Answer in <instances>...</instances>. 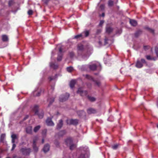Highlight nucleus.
I'll use <instances>...</instances> for the list:
<instances>
[{
    "label": "nucleus",
    "instance_id": "1",
    "mask_svg": "<svg viewBox=\"0 0 158 158\" xmlns=\"http://www.w3.org/2000/svg\"><path fill=\"white\" fill-rule=\"evenodd\" d=\"M146 63L145 60L143 59H141V61L139 60L137 61L136 66V67L139 68H141L143 66V64Z\"/></svg>",
    "mask_w": 158,
    "mask_h": 158
},
{
    "label": "nucleus",
    "instance_id": "2",
    "mask_svg": "<svg viewBox=\"0 0 158 158\" xmlns=\"http://www.w3.org/2000/svg\"><path fill=\"white\" fill-rule=\"evenodd\" d=\"M69 95V94L68 93H66L64 95H61L60 98V101L61 102L66 101L68 98Z\"/></svg>",
    "mask_w": 158,
    "mask_h": 158
},
{
    "label": "nucleus",
    "instance_id": "3",
    "mask_svg": "<svg viewBox=\"0 0 158 158\" xmlns=\"http://www.w3.org/2000/svg\"><path fill=\"white\" fill-rule=\"evenodd\" d=\"M66 123L68 124H73L76 125L78 123V120L77 119H67L66 120Z\"/></svg>",
    "mask_w": 158,
    "mask_h": 158
},
{
    "label": "nucleus",
    "instance_id": "4",
    "mask_svg": "<svg viewBox=\"0 0 158 158\" xmlns=\"http://www.w3.org/2000/svg\"><path fill=\"white\" fill-rule=\"evenodd\" d=\"M85 77L86 78L89 79L90 80H92L93 81L95 82V84L98 85V86H99L100 85L101 83L100 82L98 81L94 80L93 78L91 76L88 75H85Z\"/></svg>",
    "mask_w": 158,
    "mask_h": 158
},
{
    "label": "nucleus",
    "instance_id": "5",
    "mask_svg": "<svg viewBox=\"0 0 158 158\" xmlns=\"http://www.w3.org/2000/svg\"><path fill=\"white\" fill-rule=\"evenodd\" d=\"M77 93L79 94L81 96L86 95L87 94V91L83 90L81 88L78 89Z\"/></svg>",
    "mask_w": 158,
    "mask_h": 158
},
{
    "label": "nucleus",
    "instance_id": "6",
    "mask_svg": "<svg viewBox=\"0 0 158 158\" xmlns=\"http://www.w3.org/2000/svg\"><path fill=\"white\" fill-rule=\"evenodd\" d=\"M20 151L23 154L27 155L30 152V149L29 148H22L21 149Z\"/></svg>",
    "mask_w": 158,
    "mask_h": 158
},
{
    "label": "nucleus",
    "instance_id": "7",
    "mask_svg": "<svg viewBox=\"0 0 158 158\" xmlns=\"http://www.w3.org/2000/svg\"><path fill=\"white\" fill-rule=\"evenodd\" d=\"M38 140V138L37 137H34L33 141V148L34 150L36 152H37L38 150V148L36 146V142Z\"/></svg>",
    "mask_w": 158,
    "mask_h": 158
},
{
    "label": "nucleus",
    "instance_id": "8",
    "mask_svg": "<svg viewBox=\"0 0 158 158\" xmlns=\"http://www.w3.org/2000/svg\"><path fill=\"white\" fill-rule=\"evenodd\" d=\"M46 123L47 125L49 126H53L54 124L52 120V118H48L46 120Z\"/></svg>",
    "mask_w": 158,
    "mask_h": 158
},
{
    "label": "nucleus",
    "instance_id": "9",
    "mask_svg": "<svg viewBox=\"0 0 158 158\" xmlns=\"http://www.w3.org/2000/svg\"><path fill=\"white\" fill-rule=\"evenodd\" d=\"M62 49L61 48H60L59 49V53L57 58V60L58 61H60L62 60Z\"/></svg>",
    "mask_w": 158,
    "mask_h": 158
},
{
    "label": "nucleus",
    "instance_id": "10",
    "mask_svg": "<svg viewBox=\"0 0 158 158\" xmlns=\"http://www.w3.org/2000/svg\"><path fill=\"white\" fill-rule=\"evenodd\" d=\"M87 112L88 114H94L96 113V110L93 108H90L87 110Z\"/></svg>",
    "mask_w": 158,
    "mask_h": 158
},
{
    "label": "nucleus",
    "instance_id": "11",
    "mask_svg": "<svg viewBox=\"0 0 158 158\" xmlns=\"http://www.w3.org/2000/svg\"><path fill=\"white\" fill-rule=\"evenodd\" d=\"M65 143L67 146H69L73 143L72 140L71 138H68L65 140Z\"/></svg>",
    "mask_w": 158,
    "mask_h": 158
},
{
    "label": "nucleus",
    "instance_id": "12",
    "mask_svg": "<svg viewBox=\"0 0 158 158\" xmlns=\"http://www.w3.org/2000/svg\"><path fill=\"white\" fill-rule=\"evenodd\" d=\"M50 148V146L49 144H46L45 145L43 148V151L44 152H46L49 151Z\"/></svg>",
    "mask_w": 158,
    "mask_h": 158
},
{
    "label": "nucleus",
    "instance_id": "13",
    "mask_svg": "<svg viewBox=\"0 0 158 158\" xmlns=\"http://www.w3.org/2000/svg\"><path fill=\"white\" fill-rule=\"evenodd\" d=\"M26 133L29 134H31L32 132V127L31 126H28L26 128Z\"/></svg>",
    "mask_w": 158,
    "mask_h": 158
},
{
    "label": "nucleus",
    "instance_id": "14",
    "mask_svg": "<svg viewBox=\"0 0 158 158\" xmlns=\"http://www.w3.org/2000/svg\"><path fill=\"white\" fill-rule=\"evenodd\" d=\"M63 124V121L62 120L60 119L59 121V122L58 123L57 125V128L58 129H60L62 126Z\"/></svg>",
    "mask_w": 158,
    "mask_h": 158
},
{
    "label": "nucleus",
    "instance_id": "15",
    "mask_svg": "<svg viewBox=\"0 0 158 158\" xmlns=\"http://www.w3.org/2000/svg\"><path fill=\"white\" fill-rule=\"evenodd\" d=\"M130 23L131 25L133 26H135L137 25V22L135 20L133 19L130 20Z\"/></svg>",
    "mask_w": 158,
    "mask_h": 158
},
{
    "label": "nucleus",
    "instance_id": "16",
    "mask_svg": "<svg viewBox=\"0 0 158 158\" xmlns=\"http://www.w3.org/2000/svg\"><path fill=\"white\" fill-rule=\"evenodd\" d=\"M38 106L37 105H35L32 108L33 110L35 112V114H37L38 111Z\"/></svg>",
    "mask_w": 158,
    "mask_h": 158
},
{
    "label": "nucleus",
    "instance_id": "17",
    "mask_svg": "<svg viewBox=\"0 0 158 158\" xmlns=\"http://www.w3.org/2000/svg\"><path fill=\"white\" fill-rule=\"evenodd\" d=\"M97 67V65L94 64H91L89 65V69L92 70H95Z\"/></svg>",
    "mask_w": 158,
    "mask_h": 158
},
{
    "label": "nucleus",
    "instance_id": "18",
    "mask_svg": "<svg viewBox=\"0 0 158 158\" xmlns=\"http://www.w3.org/2000/svg\"><path fill=\"white\" fill-rule=\"evenodd\" d=\"M82 34L83 35V38H84L87 37L89 35V32L88 31H85L82 32Z\"/></svg>",
    "mask_w": 158,
    "mask_h": 158
},
{
    "label": "nucleus",
    "instance_id": "19",
    "mask_svg": "<svg viewBox=\"0 0 158 158\" xmlns=\"http://www.w3.org/2000/svg\"><path fill=\"white\" fill-rule=\"evenodd\" d=\"M76 81L75 80H71L70 82V86L71 88H73L75 84Z\"/></svg>",
    "mask_w": 158,
    "mask_h": 158
},
{
    "label": "nucleus",
    "instance_id": "20",
    "mask_svg": "<svg viewBox=\"0 0 158 158\" xmlns=\"http://www.w3.org/2000/svg\"><path fill=\"white\" fill-rule=\"evenodd\" d=\"M54 98H50L48 99V102H49V104L48 105V106H50L53 102L54 101Z\"/></svg>",
    "mask_w": 158,
    "mask_h": 158
},
{
    "label": "nucleus",
    "instance_id": "21",
    "mask_svg": "<svg viewBox=\"0 0 158 158\" xmlns=\"http://www.w3.org/2000/svg\"><path fill=\"white\" fill-rule=\"evenodd\" d=\"M2 40L4 41H7L8 40V37L6 35H3L2 36Z\"/></svg>",
    "mask_w": 158,
    "mask_h": 158
},
{
    "label": "nucleus",
    "instance_id": "22",
    "mask_svg": "<svg viewBox=\"0 0 158 158\" xmlns=\"http://www.w3.org/2000/svg\"><path fill=\"white\" fill-rule=\"evenodd\" d=\"M119 145V144H114L112 146V148L114 150H116L118 148Z\"/></svg>",
    "mask_w": 158,
    "mask_h": 158
},
{
    "label": "nucleus",
    "instance_id": "23",
    "mask_svg": "<svg viewBox=\"0 0 158 158\" xmlns=\"http://www.w3.org/2000/svg\"><path fill=\"white\" fill-rule=\"evenodd\" d=\"M83 38V35H82V34L81 33L80 34L76 35L75 36L74 38L75 39H78L79 38Z\"/></svg>",
    "mask_w": 158,
    "mask_h": 158
},
{
    "label": "nucleus",
    "instance_id": "24",
    "mask_svg": "<svg viewBox=\"0 0 158 158\" xmlns=\"http://www.w3.org/2000/svg\"><path fill=\"white\" fill-rule=\"evenodd\" d=\"M112 29L110 27L106 28V32L108 33H110L112 31Z\"/></svg>",
    "mask_w": 158,
    "mask_h": 158
},
{
    "label": "nucleus",
    "instance_id": "25",
    "mask_svg": "<svg viewBox=\"0 0 158 158\" xmlns=\"http://www.w3.org/2000/svg\"><path fill=\"white\" fill-rule=\"evenodd\" d=\"M65 131H61L59 133L58 135L59 136H62L65 134Z\"/></svg>",
    "mask_w": 158,
    "mask_h": 158
},
{
    "label": "nucleus",
    "instance_id": "26",
    "mask_svg": "<svg viewBox=\"0 0 158 158\" xmlns=\"http://www.w3.org/2000/svg\"><path fill=\"white\" fill-rule=\"evenodd\" d=\"M70 149L71 150H73L74 148L76 147V145L73 144V143L69 146Z\"/></svg>",
    "mask_w": 158,
    "mask_h": 158
},
{
    "label": "nucleus",
    "instance_id": "27",
    "mask_svg": "<svg viewBox=\"0 0 158 158\" xmlns=\"http://www.w3.org/2000/svg\"><path fill=\"white\" fill-rule=\"evenodd\" d=\"M40 127V126H37L35 127L34 129V131L35 132H36L39 130Z\"/></svg>",
    "mask_w": 158,
    "mask_h": 158
},
{
    "label": "nucleus",
    "instance_id": "28",
    "mask_svg": "<svg viewBox=\"0 0 158 158\" xmlns=\"http://www.w3.org/2000/svg\"><path fill=\"white\" fill-rule=\"evenodd\" d=\"M40 91H35L34 93V95L36 96H39L40 95Z\"/></svg>",
    "mask_w": 158,
    "mask_h": 158
},
{
    "label": "nucleus",
    "instance_id": "29",
    "mask_svg": "<svg viewBox=\"0 0 158 158\" xmlns=\"http://www.w3.org/2000/svg\"><path fill=\"white\" fill-rule=\"evenodd\" d=\"M50 65L51 67L54 69L57 68L58 67V66L57 65H55L52 63H51L50 64Z\"/></svg>",
    "mask_w": 158,
    "mask_h": 158
},
{
    "label": "nucleus",
    "instance_id": "30",
    "mask_svg": "<svg viewBox=\"0 0 158 158\" xmlns=\"http://www.w3.org/2000/svg\"><path fill=\"white\" fill-rule=\"evenodd\" d=\"M73 70V68L72 67H68L67 68V71L69 72H71Z\"/></svg>",
    "mask_w": 158,
    "mask_h": 158
},
{
    "label": "nucleus",
    "instance_id": "31",
    "mask_svg": "<svg viewBox=\"0 0 158 158\" xmlns=\"http://www.w3.org/2000/svg\"><path fill=\"white\" fill-rule=\"evenodd\" d=\"M5 135L4 134H2L1 135L0 141H3L5 137Z\"/></svg>",
    "mask_w": 158,
    "mask_h": 158
},
{
    "label": "nucleus",
    "instance_id": "32",
    "mask_svg": "<svg viewBox=\"0 0 158 158\" xmlns=\"http://www.w3.org/2000/svg\"><path fill=\"white\" fill-rule=\"evenodd\" d=\"M83 49V46L81 44H79L78 46V50H82Z\"/></svg>",
    "mask_w": 158,
    "mask_h": 158
},
{
    "label": "nucleus",
    "instance_id": "33",
    "mask_svg": "<svg viewBox=\"0 0 158 158\" xmlns=\"http://www.w3.org/2000/svg\"><path fill=\"white\" fill-rule=\"evenodd\" d=\"M86 156H87V154H81L80 156V158H86Z\"/></svg>",
    "mask_w": 158,
    "mask_h": 158
},
{
    "label": "nucleus",
    "instance_id": "34",
    "mask_svg": "<svg viewBox=\"0 0 158 158\" xmlns=\"http://www.w3.org/2000/svg\"><path fill=\"white\" fill-rule=\"evenodd\" d=\"M88 98L90 101L92 102H93L95 100V98L93 97L88 96Z\"/></svg>",
    "mask_w": 158,
    "mask_h": 158
},
{
    "label": "nucleus",
    "instance_id": "35",
    "mask_svg": "<svg viewBox=\"0 0 158 158\" xmlns=\"http://www.w3.org/2000/svg\"><path fill=\"white\" fill-rule=\"evenodd\" d=\"M114 2L113 1L111 0L109 1L108 2V6H112L113 5Z\"/></svg>",
    "mask_w": 158,
    "mask_h": 158
},
{
    "label": "nucleus",
    "instance_id": "36",
    "mask_svg": "<svg viewBox=\"0 0 158 158\" xmlns=\"http://www.w3.org/2000/svg\"><path fill=\"white\" fill-rule=\"evenodd\" d=\"M146 57L148 60H154L153 58H151V56L149 55L146 56Z\"/></svg>",
    "mask_w": 158,
    "mask_h": 158
},
{
    "label": "nucleus",
    "instance_id": "37",
    "mask_svg": "<svg viewBox=\"0 0 158 158\" xmlns=\"http://www.w3.org/2000/svg\"><path fill=\"white\" fill-rule=\"evenodd\" d=\"M11 137L12 139L15 140L17 138L16 135L15 134H12L11 136Z\"/></svg>",
    "mask_w": 158,
    "mask_h": 158
},
{
    "label": "nucleus",
    "instance_id": "38",
    "mask_svg": "<svg viewBox=\"0 0 158 158\" xmlns=\"http://www.w3.org/2000/svg\"><path fill=\"white\" fill-rule=\"evenodd\" d=\"M141 31H137L135 34V36L136 37H137L139 35L141 34Z\"/></svg>",
    "mask_w": 158,
    "mask_h": 158
},
{
    "label": "nucleus",
    "instance_id": "39",
    "mask_svg": "<svg viewBox=\"0 0 158 158\" xmlns=\"http://www.w3.org/2000/svg\"><path fill=\"white\" fill-rule=\"evenodd\" d=\"M38 116L40 118H42L43 117L44 114L43 113H41L38 114Z\"/></svg>",
    "mask_w": 158,
    "mask_h": 158
},
{
    "label": "nucleus",
    "instance_id": "40",
    "mask_svg": "<svg viewBox=\"0 0 158 158\" xmlns=\"http://www.w3.org/2000/svg\"><path fill=\"white\" fill-rule=\"evenodd\" d=\"M147 29L151 32L153 34L154 33V30L153 29H152L148 27H147Z\"/></svg>",
    "mask_w": 158,
    "mask_h": 158
},
{
    "label": "nucleus",
    "instance_id": "41",
    "mask_svg": "<svg viewBox=\"0 0 158 158\" xmlns=\"http://www.w3.org/2000/svg\"><path fill=\"white\" fill-rule=\"evenodd\" d=\"M28 14L29 15H31L33 14V11L31 10H29L28 11Z\"/></svg>",
    "mask_w": 158,
    "mask_h": 158
},
{
    "label": "nucleus",
    "instance_id": "42",
    "mask_svg": "<svg viewBox=\"0 0 158 158\" xmlns=\"http://www.w3.org/2000/svg\"><path fill=\"white\" fill-rule=\"evenodd\" d=\"M13 3V1L12 0H10L9 2V5L10 6L12 5Z\"/></svg>",
    "mask_w": 158,
    "mask_h": 158
},
{
    "label": "nucleus",
    "instance_id": "43",
    "mask_svg": "<svg viewBox=\"0 0 158 158\" xmlns=\"http://www.w3.org/2000/svg\"><path fill=\"white\" fill-rule=\"evenodd\" d=\"M16 146V145L15 143H13L12 145V147L11 149V151L13 150Z\"/></svg>",
    "mask_w": 158,
    "mask_h": 158
},
{
    "label": "nucleus",
    "instance_id": "44",
    "mask_svg": "<svg viewBox=\"0 0 158 158\" xmlns=\"http://www.w3.org/2000/svg\"><path fill=\"white\" fill-rule=\"evenodd\" d=\"M104 21L103 20H101L99 24V25L100 26H101L104 23Z\"/></svg>",
    "mask_w": 158,
    "mask_h": 158
},
{
    "label": "nucleus",
    "instance_id": "45",
    "mask_svg": "<svg viewBox=\"0 0 158 158\" xmlns=\"http://www.w3.org/2000/svg\"><path fill=\"white\" fill-rule=\"evenodd\" d=\"M74 53L73 52H71L69 53V55L70 57H72L74 56Z\"/></svg>",
    "mask_w": 158,
    "mask_h": 158
},
{
    "label": "nucleus",
    "instance_id": "46",
    "mask_svg": "<svg viewBox=\"0 0 158 158\" xmlns=\"http://www.w3.org/2000/svg\"><path fill=\"white\" fill-rule=\"evenodd\" d=\"M43 1L45 4H47L49 0H43Z\"/></svg>",
    "mask_w": 158,
    "mask_h": 158
},
{
    "label": "nucleus",
    "instance_id": "47",
    "mask_svg": "<svg viewBox=\"0 0 158 158\" xmlns=\"http://www.w3.org/2000/svg\"><path fill=\"white\" fill-rule=\"evenodd\" d=\"M155 51L156 53L158 55V48H156L155 49Z\"/></svg>",
    "mask_w": 158,
    "mask_h": 158
},
{
    "label": "nucleus",
    "instance_id": "48",
    "mask_svg": "<svg viewBox=\"0 0 158 158\" xmlns=\"http://www.w3.org/2000/svg\"><path fill=\"white\" fill-rule=\"evenodd\" d=\"M149 47L147 46H144V48L145 50H146L148 49L149 48Z\"/></svg>",
    "mask_w": 158,
    "mask_h": 158
},
{
    "label": "nucleus",
    "instance_id": "49",
    "mask_svg": "<svg viewBox=\"0 0 158 158\" xmlns=\"http://www.w3.org/2000/svg\"><path fill=\"white\" fill-rule=\"evenodd\" d=\"M28 117V116L27 115L25 116V117L23 118V121H24L26 120V119H27Z\"/></svg>",
    "mask_w": 158,
    "mask_h": 158
},
{
    "label": "nucleus",
    "instance_id": "50",
    "mask_svg": "<svg viewBox=\"0 0 158 158\" xmlns=\"http://www.w3.org/2000/svg\"><path fill=\"white\" fill-rule=\"evenodd\" d=\"M46 132H47V130H44L43 131V134H45L46 133Z\"/></svg>",
    "mask_w": 158,
    "mask_h": 158
},
{
    "label": "nucleus",
    "instance_id": "51",
    "mask_svg": "<svg viewBox=\"0 0 158 158\" xmlns=\"http://www.w3.org/2000/svg\"><path fill=\"white\" fill-rule=\"evenodd\" d=\"M15 142V139H12V143L13 144Z\"/></svg>",
    "mask_w": 158,
    "mask_h": 158
},
{
    "label": "nucleus",
    "instance_id": "52",
    "mask_svg": "<svg viewBox=\"0 0 158 158\" xmlns=\"http://www.w3.org/2000/svg\"><path fill=\"white\" fill-rule=\"evenodd\" d=\"M98 44L100 46L102 45V42L101 41H99L98 42Z\"/></svg>",
    "mask_w": 158,
    "mask_h": 158
},
{
    "label": "nucleus",
    "instance_id": "53",
    "mask_svg": "<svg viewBox=\"0 0 158 158\" xmlns=\"http://www.w3.org/2000/svg\"><path fill=\"white\" fill-rule=\"evenodd\" d=\"M101 31V30H98L97 31V33H99V32H100Z\"/></svg>",
    "mask_w": 158,
    "mask_h": 158
},
{
    "label": "nucleus",
    "instance_id": "54",
    "mask_svg": "<svg viewBox=\"0 0 158 158\" xmlns=\"http://www.w3.org/2000/svg\"><path fill=\"white\" fill-rule=\"evenodd\" d=\"M44 139H43L42 140V143H44Z\"/></svg>",
    "mask_w": 158,
    "mask_h": 158
},
{
    "label": "nucleus",
    "instance_id": "55",
    "mask_svg": "<svg viewBox=\"0 0 158 158\" xmlns=\"http://www.w3.org/2000/svg\"><path fill=\"white\" fill-rule=\"evenodd\" d=\"M16 155H14L13 156V158H16Z\"/></svg>",
    "mask_w": 158,
    "mask_h": 158
},
{
    "label": "nucleus",
    "instance_id": "56",
    "mask_svg": "<svg viewBox=\"0 0 158 158\" xmlns=\"http://www.w3.org/2000/svg\"><path fill=\"white\" fill-rule=\"evenodd\" d=\"M102 16L103 17L104 16V15H105V14H104V13H103L102 14Z\"/></svg>",
    "mask_w": 158,
    "mask_h": 158
},
{
    "label": "nucleus",
    "instance_id": "57",
    "mask_svg": "<svg viewBox=\"0 0 158 158\" xmlns=\"http://www.w3.org/2000/svg\"><path fill=\"white\" fill-rule=\"evenodd\" d=\"M49 79H50V80H52L53 79L51 77H50L49 78Z\"/></svg>",
    "mask_w": 158,
    "mask_h": 158
},
{
    "label": "nucleus",
    "instance_id": "58",
    "mask_svg": "<svg viewBox=\"0 0 158 158\" xmlns=\"http://www.w3.org/2000/svg\"><path fill=\"white\" fill-rule=\"evenodd\" d=\"M55 144H56V146H57V145H58L59 144L58 143H55Z\"/></svg>",
    "mask_w": 158,
    "mask_h": 158
},
{
    "label": "nucleus",
    "instance_id": "59",
    "mask_svg": "<svg viewBox=\"0 0 158 158\" xmlns=\"http://www.w3.org/2000/svg\"><path fill=\"white\" fill-rule=\"evenodd\" d=\"M157 128H158V124H157Z\"/></svg>",
    "mask_w": 158,
    "mask_h": 158
},
{
    "label": "nucleus",
    "instance_id": "60",
    "mask_svg": "<svg viewBox=\"0 0 158 158\" xmlns=\"http://www.w3.org/2000/svg\"><path fill=\"white\" fill-rule=\"evenodd\" d=\"M6 158H10V157H6Z\"/></svg>",
    "mask_w": 158,
    "mask_h": 158
},
{
    "label": "nucleus",
    "instance_id": "61",
    "mask_svg": "<svg viewBox=\"0 0 158 158\" xmlns=\"http://www.w3.org/2000/svg\"><path fill=\"white\" fill-rule=\"evenodd\" d=\"M157 106H158V104H157Z\"/></svg>",
    "mask_w": 158,
    "mask_h": 158
}]
</instances>
